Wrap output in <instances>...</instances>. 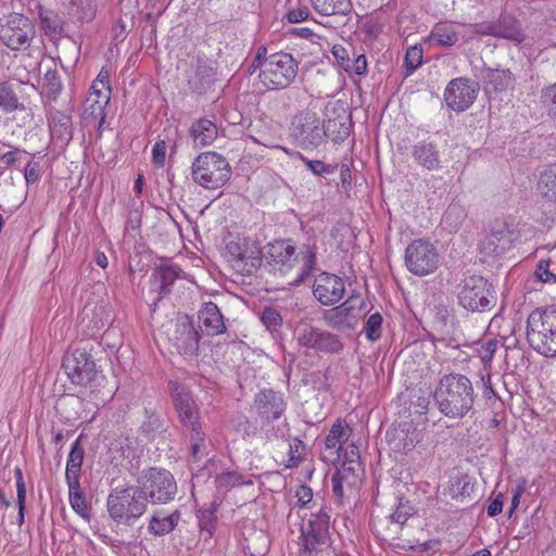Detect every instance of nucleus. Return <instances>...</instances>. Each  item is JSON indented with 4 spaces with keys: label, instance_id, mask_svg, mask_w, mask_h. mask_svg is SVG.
Wrapping results in <instances>:
<instances>
[{
    "label": "nucleus",
    "instance_id": "nucleus-8",
    "mask_svg": "<svg viewBox=\"0 0 556 556\" xmlns=\"http://www.w3.org/2000/svg\"><path fill=\"white\" fill-rule=\"evenodd\" d=\"M299 72V62L291 53L275 52L269 54L260 79L268 89L280 90L290 86Z\"/></svg>",
    "mask_w": 556,
    "mask_h": 556
},
{
    "label": "nucleus",
    "instance_id": "nucleus-23",
    "mask_svg": "<svg viewBox=\"0 0 556 556\" xmlns=\"http://www.w3.org/2000/svg\"><path fill=\"white\" fill-rule=\"evenodd\" d=\"M254 407L262 419L270 421L278 419L283 414L286 402L281 393L264 389L255 394Z\"/></svg>",
    "mask_w": 556,
    "mask_h": 556
},
{
    "label": "nucleus",
    "instance_id": "nucleus-34",
    "mask_svg": "<svg viewBox=\"0 0 556 556\" xmlns=\"http://www.w3.org/2000/svg\"><path fill=\"white\" fill-rule=\"evenodd\" d=\"M458 39L455 27L447 23L435 24L429 35V42L445 48L455 46Z\"/></svg>",
    "mask_w": 556,
    "mask_h": 556
},
{
    "label": "nucleus",
    "instance_id": "nucleus-5",
    "mask_svg": "<svg viewBox=\"0 0 556 556\" xmlns=\"http://www.w3.org/2000/svg\"><path fill=\"white\" fill-rule=\"evenodd\" d=\"M458 304L468 312H490L496 305L492 282L480 275L465 277L457 287Z\"/></svg>",
    "mask_w": 556,
    "mask_h": 556
},
{
    "label": "nucleus",
    "instance_id": "nucleus-49",
    "mask_svg": "<svg viewBox=\"0 0 556 556\" xmlns=\"http://www.w3.org/2000/svg\"><path fill=\"white\" fill-rule=\"evenodd\" d=\"M214 483L219 492H227L235 486L244 484L245 481L237 471H224L215 477Z\"/></svg>",
    "mask_w": 556,
    "mask_h": 556
},
{
    "label": "nucleus",
    "instance_id": "nucleus-14",
    "mask_svg": "<svg viewBox=\"0 0 556 556\" xmlns=\"http://www.w3.org/2000/svg\"><path fill=\"white\" fill-rule=\"evenodd\" d=\"M323 125L333 142L341 143L348 139L353 128L349 104L342 100L329 101L325 106Z\"/></svg>",
    "mask_w": 556,
    "mask_h": 556
},
{
    "label": "nucleus",
    "instance_id": "nucleus-33",
    "mask_svg": "<svg viewBox=\"0 0 556 556\" xmlns=\"http://www.w3.org/2000/svg\"><path fill=\"white\" fill-rule=\"evenodd\" d=\"M79 435L72 444L66 462L65 480H79L85 450Z\"/></svg>",
    "mask_w": 556,
    "mask_h": 556
},
{
    "label": "nucleus",
    "instance_id": "nucleus-42",
    "mask_svg": "<svg viewBox=\"0 0 556 556\" xmlns=\"http://www.w3.org/2000/svg\"><path fill=\"white\" fill-rule=\"evenodd\" d=\"M0 110L4 113L24 110V105L20 103L13 86L5 81L0 83Z\"/></svg>",
    "mask_w": 556,
    "mask_h": 556
},
{
    "label": "nucleus",
    "instance_id": "nucleus-37",
    "mask_svg": "<svg viewBox=\"0 0 556 556\" xmlns=\"http://www.w3.org/2000/svg\"><path fill=\"white\" fill-rule=\"evenodd\" d=\"M349 433L341 424V420H337L328 435L325 439V447L330 451V454H334L337 459H341L343 452V442L348 440Z\"/></svg>",
    "mask_w": 556,
    "mask_h": 556
},
{
    "label": "nucleus",
    "instance_id": "nucleus-46",
    "mask_svg": "<svg viewBox=\"0 0 556 556\" xmlns=\"http://www.w3.org/2000/svg\"><path fill=\"white\" fill-rule=\"evenodd\" d=\"M110 102V94H106L103 97L102 100H94L91 102H88L86 99L85 102V109H84V118L88 119H99V128L102 127L104 121H105V106Z\"/></svg>",
    "mask_w": 556,
    "mask_h": 556
},
{
    "label": "nucleus",
    "instance_id": "nucleus-16",
    "mask_svg": "<svg viewBox=\"0 0 556 556\" xmlns=\"http://www.w3.org/2000/svg\"><path fill=\"white\" fill-rule=\"evenodd\" d=\"M62 367L72 383L87 386L96 375V363L85 349H75L63 358Z\"/></svg>",
    "mask_w": 556,
    "mask_h": 556
},
{
    "label": "nucleus",
    "instance_id": "nucleus-45",
    "mask_svg": "<svg viewBox=\"0 0 556 556\" xmlns=\"http://www.w3.org/2000/svg\"><path fill=\"white\" fill-rule=\"evenodd\" d=\"M466 210L462 204L451 203L443 214L442 224H444L450 231H456L466 218Z\"/></svg>",
    "mask_w": 556,
    "mask_h": 556
},
{
    "label": "nucleus",
    "instance_id": "nucleus-61",
    "mask_svg": "<svg viewBox=\"0 0 556 556\" xmlns=\"http://www.w3.org/2000/svg\"><path fill=\"white\" fill-rule=\"evenodd\" d=\"M305 451V445L303 441L299 439H294L293 442L290 444L289 448V465L288 467H295L299 465V463L302 460L303 454Z\"/></svg>",
    "mask_w": 556,
    "mask_h": 556
},
{
    "label": "nucleus",
    "instance_id": "nucleus-6",
    "mask_svg": "<svg viewBox=\"0 0 556 556\" xmlns=\"http://www.w3.org/2000/svg\"><path fill=\"white\" fill-rule=\"evenodd\" d=\"M231 175V167L225 156L217 152L199 154L191 166V176L195 184L205 189L223 187Z\"/></svg>",
    "mask_w": 556,
    "mask_h": 556
},
{
    "label": "nucleus",
    "instance_id": "nucleus-38",
    "mask_svg": "<svg viewBox=\"0 0 556 556\" xmlns=\"http://www.w3.org/2000/svg\"><path fill=\"white\" fill-rule=\"evenodd\" d=\"M456 316L447 305H437L433 314L434 328L442 334H451L456 327Z\"/></svg>",
    "mask_w": 556,
    "mask_h": 556
},
{
    "label": "nucleus",
    "instance_id": "nucleus-53",
    "mask_svg": "<svg viewBox=\"0 0 556 556\" xmlns=\"http://www.w3.org/2000/svg\"><path fill=\"white\" fill-rule=\"evenodd\" d=\"M14 476L16 480V492H17V505H18V523L24 522V510L26 502V485L23 478L22 469L16 467L14 469Z\"/></svg>",
    "mask_w": 556,
    "mask_h": 556
},
{
    "label": "nucleus",
    "instance_id": "nucleus-54",
    "mask_svg": "<svg viewBox=\"0 0 556 556\" xmlns=\"http://www.w3.org/2000/svg\"><path fill=\"white\" fill-rule=\"evenodd\" d=\"M472 490L473 485L468 476L455 478L450 486V493L453 498L466 497L470 495Z\"/></svg>",
    "mask_w": 556,
    "mask_h": 556
},
{
    "label": "nucleus",
    "instance_id": "nucleus-12",
    "mask_svg": "<svg viewBox=\"0 0 556 556\" xmlns=\"http://www.w3.org/2000/svg\"><path fill=\"white\" fill-rule=\"evenodd\" d=\"M329 523L330 516L326 508L321 507L301 527L303 556H316L330 545Z\"/></svg>",
    "mask_w": 556,
    "mask_h": 556
},
{
    "label": "nucleus",
    "instance_id": "nucleus-40",
    "mask_svg": "<svg viewBox=\"0 0 556 556\" xmlns=\"http://www.w3.org/2000/svg\"><path fill=\"white\" fill-rule=\"evenodd\" d=\"M40 27L45 34L53 40H58L62 37L64 31V21L56 13H40L39 14Z\"/></svg>",
    "mask_w": 556,
    "mask_h": 556
},
{
    "label": "nucleus",
    "instance_id": "nucleus-27",
    "mask_svg": "<svg viewBox=\"0 0 556 556\" xmlns=\"http://www.w3.org/2000/svg\"><path fill=\"white\" fill-rule=\"evenodd\" d=\"M495 22V37L520 43L525 39L521 22L510 13H502Z\"/></svg>",
    "mask_w": 556,
    "mask_h": 556
},
{
    "label": "nucleus",
    "instance_id": "nucleus-26",
    "mask_svg": "<svg viewBox=\"0 0 556 556\" xmlns=\"http://www.w3.org/2000/svg\"><path fill=\"white\" fill-rule=\"evenodd\" d=\"M178 270L172 264H162L154 268L151 278V292L164 296L170 292V286L178 278Z\"/></svg>",
    "mask_w": 556,
    "mask_h": 556
},
{
    "label": "nucleus",
    "instance_id": "nucleus-9",
    "mask_svg": "<svg viewBox=\"0 0 556 556\" xmlns=\"http://www.w3.org/2000/svg\"><path fill=\"white\" fill-rule=\"evenodd\" d=\"M35 36V25L24 14L12 12L0 18V41L9 49H28Z\"/></svg>",
    "mask_w": 556,
    "mask_h": 556
},
{
    "label": "nucleus",
    "instance_id": "nucleus-41",
    "mask_svg": "<svg viewBox=\"0 0 556 556\" xmlns=\"http://www.w3.org/2000/svg\"><path fill=\"white\" fill-rule=\"evenodd\" d=\"M359 462L341 460L340 465L336 468L334 475L338 476L341 480H344L348 489H352L359 481Z\"/></svg>",
    "mask_w": 556,
    "mask_h": 556
},
{
    "label": "nucleus",
    "instance_id": "nucleus-28",
    "mask_svg": "<svg viewBox=\"0 0 556 556\" xmlns=\"http://www.w3.org/2000/svg\"><path fill=\"white\" fill-rule=\"evenodd\" d=\"M354 301L355 300L353 298H350L342 304L325 311L324 320L326 324L336 329L351 327L352 321L355 319V316L353 315Z\"/></svg>",
    "mask_w": 556,
    "mask_h": 556
},
{
    "label": "nucleus",
    "instance_id": "nucleus-39",
    "mask_svg": "<svg viewBox=\"0 0 556 556\" xmlns=\"http://www.w3.org/2000/svg\"><path fill=\"white\" fill-rule=\"evenodd\" d=\"M217 506V503L213 501L207 506H203L197 511L200 531L206 532L208 536H212L216 529Z\"/></svg>",
    "mask_w": 556,
    "mask_h": 556
},
{
    "label": "nucleus",
    "instance_id": "nucleus-22",
    "mask_svg": "<svg viewBox=\"0 0 556 556\" xmlns=\"http://www.w3.org/2000/svg\"><path fill=\"white\" fill-rule=\"evenodd\" d=\"M187 85L192 93L202 96L208 92L216 80V72L211 62L198 59L187 72Z\"/></svg>",
    "mask_w": 556,
    "mask_h": 556
},
{
    "label": "nucleus",
    "instance_id": "nucleus-36",
    "mask_svg": "<svg viewBox=\"0 0 556 556\" xmlns=\"http://www.w3.org/2000/svg\"><path fill=\"white\" fill-rule=\"evenodd\" d=\"M538 190L546 202H556V163L551 164L541 173Z\"/></svg>",
    "mask_w": 556,
    "mask_h": 556
},
{
    "label": "nucleus",
    "instance_id": "nucleus-52",
    "mask_svg": "<svg viewBox=\"0 0 556 556\" xmlns=\"http://www.w3.org/2000/svg\"><path fill=\"white\" fill-rule=\"evenodd\" d=\"M382 316L380 313L371 314L364 326V332L366 338L375 342L381 338V328H382Z\"/></svg>",
    "mask_w": 556,
    "mask_h": 556
},
{
    "label": "nucleus",
    "instance_id": "nucleus-48",
    "mask_svg": "<svg viewBox=\"0 0 556 556\" xmlns=\"http://www.w3.org/2000/svg\"><path fill=\"white\" fill-rule=\"evenodd\" d=\"M500 341L496 339H489L481 343H478L476 348V354L481 359L483 368L491 370L492 361L495 352L498 349Z\"/></svg>",
    "mask_w": 556,
    "mask_h": 556
},
{
    "label": "nucleus",
    "instance_id": "nucleus-56",
    "mask_svg": "<svg viewBox=\"0 0 556 556\" xmlns=\"http://www.w3.org/2000/svg\"><path fill=\"white\" fill-rule=\"evenodd\" d=\"M422 48L418 46L409 47L406 51L404 65L406 70V75L413 74L422 62Z\"/></svg>",
    "mask_w": 556,
    "mask_h": 556
},
{
    "label": "nucleus",
    "instance_id": "nucleus-32",
    "mask_svg": "<svg viewBox=\"0 0 556 556\" xmlns=\"http://www.w3.org/2000/svg\"><path fill=\"white\" fill-rule=\"evenodd\" d=\"M313 9L320 15L345 16L353 11L351 0H311Z\"/></svg>",
    "mask_w": 556,
    "mask_h": 556
},
{
    "label": "nucleus",
    "instance_id": "nucleus-1",
    "mask_svg": "<svg viewBox=\"0 0 556 556\" xmlns=\"http://www.w3.org/2000/svg\"><path fill=\"white\" fill-rule=\"evenodd\" d=\"M475 397L470 379L462 374L444 375L434 391L439 410L450 418H463L471 410Z\"/></svg>",
    "mask_w": 556,
    "mask_h": 556
},
{
    "label": "nucleus",
    "instance_id": "nucleus-50",
    "mask_svg": "<svg viewBox=\"0 0 556 556\" xmlns=\"http://www.w3.org/2000/svg\"><path fill=\"white\" fill-rule=\"evenodd\" d=\"M46 96L51 100L55 101L62 91V81L56 71H48L43 77L42 85Z\"/></svg>",
    "mask_w": 556,
    "mask_h": 556
},
{
    "label": "nucleus",
    "instance_id": "nucleus-11",
    "mask_svg": "<svg viewBox=\"0 0 556 556\" xmlns=\"http://www.w3.org/2000/svg\"><path fill=\"white\" fill-rule=\"evenodd\" d=\"M327 137L323 122L312 111H303L295 115L291 122L290 138L293 143L303 150L318 148Z\"/></svg>",
    "mask_w": 556,
    "mask_h": 556
},
{
    "label": "nucleus",
    "instance_id": "nucleus-51",
    "mask_svg": "<svg viewBox=\"0 0 556 556\" xmlns=\"http://www.w3.org/2000/svg\"><path fill=\"white\" fill-rule=\"evenodd\" d=\"M261 321L270 332L278 331L282 326V317L280 312L273 306H267L263 309Z\"/></svg>",
    "mask_w": 556,
    "mask_h": 556
},
{
    "label": "nucleus",
    "instance_id": "nucleus-43",
    "mask_svg": "<svg viewBox=\"0 0 556 556\" xmlns=\"http://www.w3.org/2000/svg\"><path fill=\"white\" fill-rule=\"evenodd\" d=\"M484 79L486 89L492 86L494 91H500L506 89L511 84L513 77L509 70L486 68Z\"/></svg>",
    "mask_w": 556,
    "mask_h": 556
},
{
    "label": "nucleus",
    "instance_id": "nucleus-25",
    "mask_svg": "<svg viewBox=\"0 0 556 556\" xmlns=\"http://www.w3.org/2000/svg\"><path fill=\"white\" fill-rule=\"evenodd\" d=\"M412 156L415 163L428 170L441 168L440 151L438 146L429 140H422L412 147Z\"/></svg>",
    "mask_w": 556,
    "mask_h": 556
},
{
    "label": "nucleus",
    "instance_id": "nucleus-47",
    "mask_svg": "<svg viewBox=\"0 0 556 556\" xmlns=\"http://www.w3.org/2000/svg\"><path fill=\"white\" fill-rule=\"evenodd\" d=\"M164 422L153 408H144V420L140 426L141 434L150 438L163 429Z\"/></svg>",
    "mask_w": 556,
    "mask_h": 556
},
{
    "label": "nucleus",
    "instance_id": "nucleus-35",
    "mask_svg": "<svg viewBox=\"0 0 556 556\" xmlns=\"http://www.w3.org/2000/svg\"><path fill=\"white\" fill-rule=\"evenodd\" d=\"M180 520V511L175 510L168 516L160 517L154 514L148 526V531L154 536H162L170 533L177 527Z\"/></svg>",
    "mask_w": 556,
    "mask_h": 556
},
{
    "label": "nucleus",
    "instance_id": "nucleus-10",
    "mask_svg": "<svg viewBox=\"0 0 556 556\" xmlns=\"http://www.w3.org/2000/svg\"><path fill=\"white\" fill-rule=\"evenodd\" d=\"M294 339L300 346L317 353L338 355L344 350L339 334L304 321L296 325Z\"/></svg>",
    "mask_w": 556,
    "mask_h": 556
},
{
    "label": "nucleus",
    "instance_id": "nucleus-62",
    "mask_svg": "<svg viewBox=\"0 0 556 556\" xmlns=\"http://www.w3.org/2000/svg\"><path fill=\"white\" fill-rule=\"evenodd\" d=\"M167 143L165 140H157L152 148V161L155 166L162 168L165 165Z\"/></svg>",
    "mask_w": 556,
    "mask_h": 556
},
{
    "label": "nucleus",
    "instance_id": "nucleus-29",
    "mask_svg": "<svg viewBox=\"0 0 556 556\" xmlns=\"http://www.w3.org/2000/svg\"><path fill=\"white\" fill-rule=\"evenodd\" d=\"M49 128L54 140L68 143L73 138V123L71 115L54 110L49 116Z\"/></svg>",
    "mask_w": 556,
    "mask_h": 556
},
{
    "label": "nucleus",
    "instance_id": "nucleus-18",
    "mask_svg": "<svg viewBox=\"0 0 556 556\" xmlns=\"http://www.w3.org/2000/svg\"><path fill=\"white\" fill-rule=\"evenodd\" d=\"M227 253L235 267L242 271L252 273L262 263V251L255 241L238 239L227 243Z\"/></svg>",
    "mask_w": 556,
    "mask_h": 556
},
{
    "label": "nucleus",
    "instance_id": "nucleus-2",
    "mask_svg": "<svg viewBox=\"0 0 556 556\" xmlns=\"http://www.w3.org/2000/svg\"><path fill=\"white\" fill-rule=\"evenodd\" d=\"M316 253V248L309 244H304L296 252L291 240H277L267 247V258L280 270L291 269L296 262L301 263L296 277L290 282L292 286H299L312 275L317 262Z\"/></svg>",
    "mask_w": 556,
    "mask_h": 556
},
{
    "label": "nucleus",
    "instance_id": "nucleus-13",
    "mask_svg": "<svg viewBox=\"0 0 556 556\" xmlns=\"http://www.w3.org/2000/svg\"><path fill=\"white\" fill-rule=\"evenodd\" d=\"M440 256L437 248L425 239L412 241L405 250V265L416 276H427L437 270Z\"/></svg>",
    "mask_w": 556,
    "mask_h": 556
},
{
    "label": "nucleus",
    "instance_id": "nucleus-30",
    "mask_svg": "<svg viewBox=\"0 0 556 556\" xmlns=\"http://www.w3.org/2000/svg\"><path fill=\"white\" fill-rule=\"evenodd\" d=\"M217 126L208 118H199L189 128V135L193 139L195 147L212 144L217 138Z\"/></svg>",
    "mask_w": 556,
    "mask_h": 556
},
{
    "label": "nucleus",
    "instance_id": "nucleus-31",
    "mask_svg": "<svg viewBox=\"0 0 556 556\" xmlns=\"http://www.w3.org/2000/svg\"><path fill=\"white\" fill-rule=\"evenodd\" d=\"M388 442L394 452L407 453L412 451L418 442V433L414 428L409 429L399 428L387 433Z\"/></svg>",
    "mask_w": 556,
    "mask_h": 556
},
{
    "label": "nucleus",
    "instance_id": "nucleus-58",
    "mask_svg": "<svg viewBox=\"0 0 556 556\" xmlns=\"http://www.w3.org/2000/svg\"><path fill=\"white\" fill-rule=\"evenodd\" d=\"M413 514L414 507L409 504V502H403L400 500L395 510L390 515V520L399 525H404L407 519L413 516Z\"/></svg>",
    "mask_w": 556,
    "mask_h": 556
},
{
    "label": "nucleus",
    "instance_id": "nucleus-21",
    "mask_svg": "<svg viewBox=\"0 0 556 556\" xmlns=\"http://www.w3.org/2000/svg\"><path fill=\"white\" fill-rule=\"evenodd\" d=\"M313 294L320 304L330 306L344 296L345 283L334 274L321 273L315 278Z\"/></svg>",
    "mask_w": 556,
    "mask_h": 556
},
{
    "label": "nucleus",
    "instance_id": "nucleus-63",
    "mask_svg": "<svg viewBox=\"0 0 556 556\" xmlns=\"http://www.w3.org/2000/svg\"><path fill=\"white\" fill-rule=\"evenodd\" d=\"M332 54L338 65L342 67L345 72L348 71L349 67H351L350 64L352 58L350 56V52L348 51V49L340 45H334L332 47Z\"/></svg>",
    "mask_w": 556,
    "mask_h": 556
},
{
    "label": "nucleus",
    "instance_id": "nucleus-19",
    "mask_svg": "<svg viewBox=\"0 0 556 556\" xmlns=\"http://www.w3.org/2000/svg\"><path fill=\"white\" fill-rule=\"evenodd\" d=\"M519 238V232L508 224L503 223L485 235L480 243V252L485 256H501L509 251L515 241Z\"/></svg>",
    "mask_w": 556,
    "mask_h": 556
},
{
    "label": "nucleus",
    "instance_id": "nucleus-3",
    "mask_svg": "<svg viewBox=\"0 0 556 556\" xmlns=\"http://www.w3.org/2000/svg\"><path fill=\"white\" fill-rule=\"evenodd\" d=\"M109 516L117 523L132 526L148 509L143 491L136 485L116 486L106 500Z\"/></svg>",
    "mask_w": 556,
    "mask_h": 556
},
{
    "label": "nucleus",
    "instance_id": "nucleus-44",
    "mask_svg": "<svg viewBox=\"0 0 556 556\" xmlns=\"http://www.w3.org/2000/svg\"><path fill=\"white\" fill-rule=\"evenodd\" d=\"M66 483L68 486V497L72 508L80 516H85L87 514L88 506L79 480H66Z\"/></svg>",
    "mask_w": 556,
    "mask_h": 556
},
{
    "label": "nucleus",
    "instance_id": "nucleus-24",
    "mask_svg": "<svg viewBox=\"0 0 556 556\" xmlns=\"http://www.w3.org/2000/svg\"><path fill=\"white\" fill-rule=\"evenodd\" d=\"M198 319L202 333L206 336H218L227 329L219 307L213 302L203 304L198 313Z\"/></svg>",
    "mask_w": 556,
    "mask_h": 556
},
{
    "label": "nucleus",
    "instance_id": "nucleus-4",
    "mask_svg": "<svg viewBox=\"0 0 556 556\" xmlns=\"http://www.w3.org/2000/svg\"><path fill=\"white\" fill-rule=\"evenodd\" d=\"M527 340L538 353L556 356V305L535 309L528 316Z\"/></svg>",
    "mask_w": 556,
    "mask_h": 556
},
{
    "label": "nucleus",
    "instance_id": "nucleus-60",
    "mask_svg": "<svg viewBox=\"0 0 556 556\" xmlns=\"http://www.w3.org/2000/svg\"><path fill=\"white\" fill-rule=\"evenodd\" d=\"M232 425L235 430L243 437H250L255 433V427L251 424L249 418L242 414L237 415L232 419Z\"/></svg>",
    "mask_w": 556,
    "mask_h": 556
},
{
    "label": "nucleus",
    "instance_id": "nucleus-17",
    "mask_svg": "<svg viewBox=\"0 0 556 556\" xmlns=\"http://www.w3.org/2000/svg\"><path fill=\"white\" fill-rule=\"evenodd\" d=\"M478 92V83L465 77L455 78L444 90V101L450 109L464 112L473 104Z\"/></svg>",
    "mask_w": 556,
    "mask_h": 556
},
{
    "label": "nucleus",
    "instance_id": "nucleus-55",
    "mask_svg": "<svg viewBox=\"0 0 556 556\" xmlns=\"http://www.w3.org/2000/svg\"><path fill=\"white\" fill-rule=\"evenodd\" d=\"M541 102L552 118H556V83L541 90Z\"/></svg>",
    "mask_w": 556,
    "mask_h": 556
},
{
    "label": "nucleus",
    "instance_id": "nucleus-15",
    "mask_svg": "<svg viewBox=\"0 0 556 556\" xmlns=\"http://www.w3.org/2000/svg\"><path fill=\"white\" fill-rule=\"evenodd\" d=\"M168 386L180 424L187 431H194L199 435L202 428L200 409L193 395L187 388L176 381H169Z\"/></svg>",
    "mask_w": 556,
    "mask_h": 556
},
{
    "label": "nucleus",
    "instance_id": "nucleus-20",
    "mask_svg": "<svg viewBox=\"0 0 556 556\" xmlns=\"http://www.w3.org/2000/svg\"><path fill=\"white\" fill-rule=\"evenodd\" d=\"M200 339L201 334L189 316L185 315L177 319L172 341L180 355L197 356Z\"/></svg>",
    "mask_w": 556,
    "mask_h": 556
},
{
    "label": "nucleus",
    "instance_id": "nucleus-64",
    "mask_svg": "<svg viewBox=\"0 0 556 556\" xmlns=\"http://www.w3.org/2000/svg\"><path fill=\"white\" fill-rule=\"evenodd\" d=\"M353 59L351 61V64L348 68V73H354L356 75H363L366 73L367 71V60H366V56L364 54H359V55H355L353 53Z\"/></svg>",
    "mask_w": 556,
    "mask_h": 556
},
{
    "label": "nucleus",
    "instance_id": "nucleus-59",
    "mask_svg": "<svg viewBox=\"0 0 556 556\" xmlns=\"http://www.w3.org/2000/svg\"><path fill=\"white\" fill-rule=\"evenodd\" d=\"M552 264L551 260H541L539 262L534 271L538 280L542 282H556V273L554 269H551Z\"/></svg>",
    "mask_w": 556,
    "mask_h": 556
},
{
    "label": "nucleus",
    "instance_id": "nucleus-7",
    "mask_svg": "<svg viewBox=\"0 0 556 556\" xmlns=\"http://www.w3.org/2000/svg\"><path fill=\"white\" fill-rule=\"evenodd\" d=\"M136 486L143 491L147 505L149 503L167 504L175 500L178 490L174 475L169 470L157 467L143 470Z\"/></svg>",
    "mask_w": 556,
    "mask_h": 556
},
{
    "label": "nucleus",
    "instance_id": "nucleus-57",
    "mask_svg": "<svg viewBox=\"0 0 556 556\" xmlns=\"http://www.w3.org/2000/svg\"><path fill=\"white\" fill-rule=\"evenodd\" d=\"M300 159L303 161V163L306 165V167L314 174V175H330L334 173L337 166L326 164L323 161L319 160H308L305 156H303L301 153H299Z\"/></svg>",
    "mask_w": 556,
    "mask_h": 556
}]
</instances>
